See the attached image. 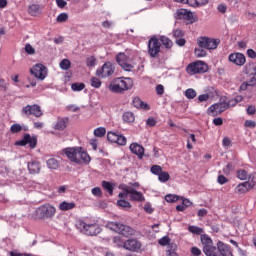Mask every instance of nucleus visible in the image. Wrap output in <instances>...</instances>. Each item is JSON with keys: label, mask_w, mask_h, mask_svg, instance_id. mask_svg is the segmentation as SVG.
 <instances>
[{"label": "nucleus", "mask_w": 256, "mask_h": 256, "mask_svg": "<svg viewBox=\"0 0 256 256\" xmlns=\"http://www.w3.org/2000/svg\"><path fill=\"white\" fill-rule=\"evenodd\" d=\"M201 243L203 245V253L206 256H233L227 244L219 241L217 246H214L213 240L207 234L201 235Z\"/></svg>", "instance_id": "1"}, {"label": "nucleus", "mask_w": 256, "mask_h": 256, "mask_svg": "<svg viewBox=\"0 0 256 256\" xmlns=\"http://www.w3.org/2000/svg\"><path fill=\"white\" fill-rule=\"evenodd\" d=\"M63 153L76 165H89L91 163V156L82 147H68L63 149Z\"/></svg>", "instance_id": "2"}, {"label": "nucleus", "mask_w": 256, "mask_h": 256, "mask_svg": "<svg viewBox=\"0 0 256 256\" xmlns=\"http://www.w3.org/2000/svg\"><path fill=\"white\" fill-rule=\"evenodd\" d=\"M119 189L122 190V192L118 194L120 199H127V197H130V201H137L138 203L145 201V196H143V193L137 191L135 188H133V186L121 184Z\"/></svg>", "instance_id": "3"}, {"label": "nucleus", "mask_w": 256, "mask_h": 256, "mask_svg": "<svg viewBox=\"0 0 256 256\" xmlns=\"http://www.w3.org/2000/svg\"><path fill=\"white\" fill-rule=\"evenodd\" d=\"M131 87H133V79L131 78H116L108 85L111 93H123V91H129Z\"/></svg>", "instance_id": "4"}, {"label": "nucleus", "mask_w": 256, "mask_h": 256, "mask_svg": "<svg viewBox=\"0 0 256 256\" xmlns=\"http://www.w3.org/2000/svg\"><path fill=\"white\" fill-rule=\"evenodd\" d=\"M76 229L83 233V235H90L91 237L99 235L101 233V227L97 223H87L83 220H78L76 222Z\"/></svg>", "instance_id": "5"}, {"label": "nucleus", "mask_w": 256, "mask_h": 256, "mask_svg": "<svg viewBox=\"0 0 256 256\" xmlns=\"http://www.w3.org/2000/svg\"><path fill=\"white\" fill-rule=\"evenodd\" d=\"M106 227L107 229H110V231H115V233L123 235V237H131L135 235V230L133 228L119 222H107Z\"/></svg>", "instance_id": "6"}, {"label": "nucleus", "mask_w": 256, "mask_h": 256, "mask_svg": "<svg viewBox=\"0 0 256 256\" xmlns=\"http://www.w3.org/2000/svg\"><path fill=\"white\" fill-rule=\"evenodd\" d=\"M115 73V64L112 62H105L102 67L97 68L96 70V77L99 79H109Z\"/></svg>", "instance_id": "7"}, {"label": "nucleus", "mask_w": 256, "mask_h": 256, "mask_svg": "<svg viewBox=\"0 0 256 256\" xmlns=\"http://www.w3.org/2000/svg\"><path fill=\"white\" fill-rule=\"evenodd\" d=\"M209 66L201 60L190 63L186 67V73L188 75H199V73H207Z\"/></svg>", "instance_id": "8"}, {"label": "nucleus", "mask_w": 256, "mask_h": 256, "mask_svg": "<svg viewBox=\"0 0 256 256\" xmlns=\"http://www.w3.org/2000/svg\"><path fill=\"white\" fill-rule=\"evenodd\" d=\"M229 107H235V104H231V102H219L213 104L207 109V115H210V117H217V115H221L223 111H227Z\"/></svg>", "instance_id": "9"}, {"label": "nucleus", "mask_w": 256, "mask_h": 256, "mask_svg": "<svg viewBox=\"0 0 256 256\" xmlns=\"http://www.w3.org/2000/svg\"><path fill=\"white\" fill-rule=\"evenodd\" d=\"M219 43H221V40L215 39V38H209V37H199L197 39V44L199 47L205 48L208 51H211L213 49H216L219 47Z\"/></svg>", "instance_id": "10"}, {"label": "nucleus", "mask_w": 256, "mask_h": 256, "mask_svg": "<svg viewBox=\"0 0 256 256\" xmlns=\"http://www.w3.org/2000/svg\"><path fill=\"white\" fill-rule=\"evenodd\" d=\"M131 56L127 55L126 53L120 52L116 56V62L123 71H133V64H131Z\"/></svg>", "instance_id": "11"}, {"label": "nucleus", "mask_w": 256, "mask_h": 256, "mask_svg": "<svg viewBox=\"0 0 256 256\" xmlns=\"http://www.w3.org/2000/svg\"><path fill=\"white\" fill-rule=\"evenodd\" d=\"M56 211L51 204H44L36 209V213L41 219H51V217L55 216Z\"/></svg>", "instance_id": "12"}, {"label": "nucleus", "mask_w": 256, "mask_h": 256, "mask_svg": "<svg viewBox=\"0 0 256 256\" xmlns=\"http://www.w3.org/2000/svg\"><path fill=\"white\" fill-rule=\"evenodd\" d=\"M159 53H161V42H159L157 37H152L148 41V55L155 58L159 57Z\"/></svg>", "instance_id": "13"}, {"label": "nucleus", "mask_w": 256, "mask_h": 256, "mask_svg": "<svg viewBox=\"0 0 256 256\" xmlns=\"http://www.w3.org/2000/svg\"><path fill=\"white\" fill-rule=\"evenodd\" d=\"M107 140L110 141V143H116V145H120L121 147L127 145V138L123 134L113 131L107 133Z\"/></svg>", "instance_id": "14"}, {"label": "nucleus", "mask_w": 256, "mask_h": 256, "mask_svg": "<svg viewBox=\"0 0 256 256\" xmlns=\"http://www.w3.org/2000/svg\"><path fill=\"white\" fill-rule=\"evenodd\" d=\"M22 115H25L26 117H29V115H34V117H42L43 112L41 111V106L34 104L23 107Z\"/></svg>", "instance_id": "15"}, {"label": "nucleus", "mask_w": 256, "mask_h": 256, "mask_svg": "<svg viewBox=\"0 0 256 256\" xmlns=\"http://www.w3.org/2000/svg\"><path fill=\"white\" fill-rule=\"evenodd\" d=\"M30 73L34 75L36 79L44 81V79L47 77V67H45L43 64H36L32 69H30Z\"/></svg>", "instance_id": "16"}, {"label": "nucleus", "mask_w": 256, "mask_h": 256, "mask_svg": "<svg viewBox=\"0 0 256 256\" xmlns=\"http://www.w3.org/2000/svg\"><path fill=\"white\" fill-rule=\"evenodd\" d=\"M228 60L230 63L237 65V67H243V65L247 63V58H245V55L239 52L229 54Z\"/></svg>", "instance_id": "17"}, {"label": "nucleus", "mask_w": 256, "mask_h": 256, "mask_svg": "<svg viewBox=\"0 0 256 256\" xmlns=\"http://www.w3.org/2000/svg\"><path fill=\"white\" fill-rule=\"evenodd\" d=\"M15 145H18L19 147L29 145L30 149H35V147H37V138L35 136L31 137L30 134H25L23 139L15 142Z\"/></svg>", "instance_id": "18"}, {"label": "nucleus", "mask_w": 256, "mask_h": 256, "mask_svg": "<svg viewBox=\"0 0 256 256\" xmlns=\"http://www.w3.org/2000/svg\"><path fill=\"white\" fill-rule=\"evenodd\" d=\"M129 149L131 153L138 157V159H143V157H145V148L139 143L130 144Z\"/></svg>", "instance_id": "19"}, {"label": "nucleus", "mask_w": 256, "mask_h": 256, "mask_svg": "<svg viewBox=\"0 0 256 256\" xmlns=\"http://www.w3.org/2000/svg\"><path fill=\"white\" fill-rule=\"evenodd\" d=\"M244 73L246 75H249V77H252L250 80V85H256V65L255 64H247L244 67Z\"/></svg>", "instance_id": "20"}, {"label": "nucleus", "mask_w": 256, "mask_h": 256, "mask_svg": "<svg viewBox=\"0 0 256 256\" xmlns=\"http://www.w3.org/2000/svg\"><path fill=\"white\" fill-rule=\"evenodd\" d=\"M124 249L127 251H139L141 249V243L135 239H130L124 242Z\"/></svg>", "instance_id": "21"}, {"label": "nucleus", "mask_w": 256, "mask_h": 256, "mask_svg": "<svg viewBox=\"0 0 256 256\" xmlns=\"http://www.w3.org/2000/svg\"><path fill=\"white\" fill-rule=\"evenodd\" d=\"M28 171L31 175H38V173H41V163L37 160L28 162Z\"/></svg>", "instance_id": "22"}, {"label": "nucleus", "mask_w": 256, "mask_h": 256, "mask_svg": "<svg viewBox=\"0 0 256 256\" xmlns=\"http://www.w3.org/2000/svg\"><path fill=\"white\" fill-rule=\"evenodd\" d=\"M69 120L67 118H58L53 126L56 131H65L67 129V123Z\"/></svg>", "instance_id": "23"}, {"label": "nucleus", "mask_w": 256, "mask_h": 256, "mask_svg": "<svg viewBox=\"0 0 256 256\" xmlns=\"http://www.w3.org/2000/svg\"><path fill=\"white\" fill-rule=\"evenodd\" d=\"M178 19H187L191 21L193 19V12L188 11L187 9H181L177 12Z\"/></svg>", "instance_id": "24"}, {"label": "nucleus", "mask_w": 256, "mask_h": 256, "mask_svg": "<svg viewBox=\"0 0 256 256\" xmlns=\"http://www.w3.org/2000/svg\"><path fill=\"white\" fill-rule=\"evenodd\" d=\"M251 186L249 185V182L240 183L236 186V193H239V195H243V193H247V191H250Z\"/></svg>", "instance_id": "25"}, {"label": "nucleus", "mask_w": 256, "mask_h": 256, "mask_svg": "<svg viewBox=\"0 0 256 256\" xmlns=\"http://www.w3.org/2000/svg\"><path fill=\"white\" fill-rule=\"evenodd\" d=\"M29 15L37 17L41 13V6L39 4H32L28 8Z\"/></svg>", "instance_id": "26"}, {"label": "nucleus", "mask_w": 256, "mask_h": 256, "mask_svg": "<svg viewBox=\"0 0 256 256\" xmlns=\"http://www.w3.org/2000/svg\"><path fill=\"white\" fill-rule=\"evenodd\" d=\"M71 209H75V202H61L59 205L60 211H71Z\"/></svg>", "instance_id": "27"}, {"label": "nucleus", "mask_w": 256, "mask_h": 256, "mask_svg": "<svg viewBox=\"0 0 256 256\" xmlns=\"http://www.w3.org/2000/svg\"><path fill=\"white\" fill-rule=\"evenodd\" d=\"M124 123H134L135 122V114L133 112H125L122 116Z\"/></svg>", "instance_id": "28"}, {"label": "nucleus", "mask_w": 256, "mask_h": 256, "mask_svg": "<svg viewBox=\"0 0 256 256\" xmlns=\"http://www.w3.org/2000/svg\"><path fill=\"white\" fill-rule=\"evenodd\" d=\"M46 165L48 167V169H59V161H57V159L55 158H50L46 161Z\"/></svg>", "instance_id": "29"}, {"label": "nucleus", "mask_w": 256, "mask_h": 256, "mask_svg": "<svg viewBox=\"0 0 256 256\" xmlns=\"http://www.w3.org/2000/svg\"><path fill=\"white\" fill-rule=\"evenodd\" d=\"M158 41H160L166 49H171V47H173V41H171V39H169L168 37L160 36V39H158Z\"/></svg>", "instance_id": "30"}, {"label": "nucleus", "mask_w": 256, "mask_h": 256, "mask_svg": "<svg viewBox=\"0 0 256 256\" xmlns=\"http://www.w3.org/2000/svg\"><path fill=\"white\" fill-rule=\"evenodd\" d=\"M102 187L109 193V195H113V189H115V185L108 181H102Z\"/></svg>", "instance_id": "31"}, {"label": "nucleus", "mask_w": 256, "mask_h": 256, "mask_svg": "<svg viewBox=\"0 0 256 256\" xmlns=\"http://www.w3.org/2000/svg\"><path fill=\"white\" fill-rule=\"evenodd\" d=\"M117 206L121 207L122 209H131V202L125 200V198H120L117 201Z\"/></svg>", "instance_id": "32"}, {"label": "nucleus", "mask_w": 256, "mask_h": 256, "mask_svg": "<svg viewBox=\"0 0 256 256\" xmlns=\"http://www.w3.org/2000/svg\"><path fill=\"white\" fill-rule=\"evenodd\" d=\"M188 231L190 233H193V235H203L204 233L203 228H200L199 226H195V225L189 226Z\"/></svg>", "instance_id": "33"}, {"label": "nucleus", "mask_w": 256, "mask_h": 256, "mask_svg": "<svg viewBox=\"0 0 256 256\" xmlns=\"http://www.w3.org/2000/svg\"><path fill=\"white\" fill-rule=\"evenodd\" d=\"M59 67L62 71H69L71 69V61L69 59H63L59 63Z\"/></svg>", "instance_id": "34"}, {"label": "nucleus", "mask_w": 256, "mask_h": 256, "mask_svg": "<svg viewBox=\"0 0 256 256\" xmlns=\"http://www.w3.org/2000/svg\"><path fill=\"white\" fill-rule=\"evenodd\" d=\"M184 95L186 99H195L197 97V91L193 88H188L185 90Z\"/></svg>", "instance_id": "35"}, {"label": "nucleus", "mask_w": 256, "mask_h": 256, "mask_svg": "<svg viewBox=\"0 0 256 256\" xmlns=\"http://www.w3.org/2000/svg\"><path fill=\"white\" fill-rule=\"evenodd\" d=\"M175 249H177V245H175V244L168 245L167 246V256H179V254H177Z\"/></svg>", "instance_id": "36"}, {"label": "nucleus", "mask_w": 256, "mask_h": 256, "mask_svg": "<svg viewBox=\"0 0 256 256\" xmlns=\"http://www.w3.org/2000/svg\"><path fill=\"white\" fill-rule=\"evenodd\" d=\"M91 87H94V89H99L102 85L101 79L98 77H92L90 80Z\"/></svg>", "instance_id": "37"}, {"label": "nucleus", "mask_w": 256, "mask_h": 256, "mask_svg": "<svg viewBox=\"0 0 256 256\" xmlns=\"http://www.w3.org/2000/svg\"><path fill=\"white\" fill-rule=\"evenodd\" d=\"M180 196L175 195V194H168L165 196V201H167V203H175L176 201H179Z\"/></svg>", "instance_id": "38"}, {"label": "nucleus", "mask_w": 256, "mask_h": 256, "mask_svg": "<svg viewBox=\"0 0 256 256\" xmlns=\"http://www.w3.org/2000/svg\"><path fill=\"white\" fill-rule=\"evenodd\" d=\"M170 177L171 176L167 172L162 171L160 173V175L158 176V179H159L160 183H167V181H169Z\"/></svg>", "instance_id": "39"}, {"label": "nucleus", "mask_w": 256, "mask_h": 256, "mask_svg": "<svg viewBox=\"0 0 256 256\" xmlns=\"http://www.w3.org/2000/svg\"><path fill=\"white\" fill-rule=\"evenodd\" d=\"M105 133H107V130L104 127L94 129L95 137H105Z\"/></svg>", "instance_id": "40"}, {"label": "nucleus", "mask_w": 256, "mask_h": 256, "mask_svg": "<svg viewBox=\"0 0 256 256\" xmlns=\"http://www.w3.org/2000/svg\"><path fill=\"white\" fill-rule=\"evenodd\" d=\"M71 89L72 91H83V89H85V84L84 83H73L71 85Z\"/></svg>", "instance_id": "41"}, {"label": "nucleus", "mask_w": 256, "mask_h": 256, "mask_svg": "<svg viewBox=\"0 0 256 256\" xmlns=\"http://www.w3.org/2000/svg\"><path fill=\"white\" fill-rule=\"evenodd\" d=\"M194 53L196 55V57H207V51H205V48H196L194 50Z\"/></svg>", "instance_id": "42"}, {"label": "nucleus", "mask_w": 256, "mask_h": 256, "mask_svg": "<svg viewBox=\"0 0 256 256\" xmlns=\"http://www.w3.org/2000/svg\"><path fill=\"white\" fill-rule=\"evenodd\" d=\"M150 171L153 175L159 176L163 172V168H161L159 165H153Z\"/></svg>", "instance_id": "43"}, {"label": "nucleus", "mask_w": 256, "mask_h": 256, "mask_svg": "<svg viewBox=\"0 0 256 256\" xmlns=\"http://www.w3.org/2000/svg\"><path fill=\"white\" fill-rule=\"evenodd\" d=\"M237 177L241 181H245L247 179V177H249V174L245 170H238L237 171Z\"/></svg>", "instance_id": "44"}, {"label": "nucleus", "mask_w": 256, "mask_h": 256, "mask_svg": "<svg viewBox=\"0 0 256 256\" xmlns=\"http://www.w3.org/2000/svg\"><path fill=\"white\" fill-rule=\"evenodd\" d=\"M86 65L87 67H95V65H97V59L95 56L88 57L86 60Z\"/></svg>", "instance_id": "45"}, {"label": "nucleus", "mask_w": 256, "mask_h": 256, "mask_svg": "<svg viewBox=\"0 0 256 256\" xmlns=\"http://www.w3.org/2000/svg\"><path fill=\"white\" fill-rule=\"evenodd\" d=\"M10 131L11 133H21V131H23V127L21 126V124H13L10 127Z\"/></svg>", "instance_id": "46"}, {"label": "nucleus", "mask_w": 256, "mask_h": 256, "mask_svg": "<svg viewBox=\"0 0 256 256\" xmlns=\"http://www.w3.org/2000/svg\"><path fill=\"white\" fill-rule=\"evenodd\" d=\"M69 19V15L67 13H61L57 16L56 21L57 23H65Z\"/></svg>", "instance_id": "47"}, {"label": "nucleus", "mask_w": 256, "mask_h": 256, "mask_svg": "<svg viewBox=\"0 0 256 256\" xmlns=\"http://www.w3.org/2000/svg\"><path fill=\"white\" fill-rule=\"evenodd\" d=\"M159 245H161L162 247H165V246H169L171 244V239L168 238V236H164L162 237L159 241H158Z\"/></svg>", "instance_id": "48"}, {"label": "nucleus", "mask_w": 256, "mask_h": 256, "mask_svg": "<svg viewBox=\"0 0 256 256\" xmlns=\"http://www.w3.org/2000/svg\"><path fill=\"white\" fill-rule=\"evenodd\" d=\"M246 183H249L250 188L253 189V187H255L256 185V173L251 174L249 177V181H247Z\"/></svg>", "instance_id": "49"}, {"label": "nucleus", "mask_w": 256, "mask_h": 256, "mask_svg": "<svg viewBox=\"0 0 256 256\" xmlns=\"http://www.w3.org/2000/svg\"><path fill=\"white\" fill-rule=\"evenodd\" d=\"M146 125H147V127H155L157 125V119H155L153 117H149L146 120Z\"/></svg>", "instance_id": "50"}, {"label": "nucleus", "mask_w": 256, "mask_h": 256, "mask_svg": "<svg viewBox=\"0 0 256 256\" xmlns=\"http://www.w3.org/2000/svg\"><path fill=\"white\" fill-rule=\"evenodd\" d=\"M25 51L28 53V55H35V48L31 46V44H26L25 45Z\"/></svg>", "instance_id": "51"}, {"label": "nucleus", "mask_w": 256, "mask_h": 256, "mask_svg": "<svg viewBox=\"0 0 256 256\" xmlns=\"http://www.w3.org/2000/svg\"><path fill=\"white\" fill-rule=\"evenodd\" d=\"M113 241L116 245H118V247H124L125 242L122 241L120 236H116L113 238Z\"/></svg>", "instance_id": "52"}, {"label": "nucleus", "mask_w": 256, "mask_h": 256, "mask_svg": "<svg viewBox=\"0 0 256 256\" xmlns=\"http://www.w3.org/2000/svg\"><path fill=\"white\" fill-rule=\"evenodd\" d=\"M244 125H245V127H248L249 129H255L256 122L253 120H246Z\"/></svg>", "instance_id": "53"}, {"label": "nucleus", "mask_w": 256, "mask_h": 256, "mask_svg": "<svg viewBox=\"0 0 256 256\" xmlns=\"http://www.w3.org/2000/svg\"><path fill=\"white\" fill-rule=\"evenodd\" d=\"M205 101H209V94H202L198 96V103H205Z\"/></svg>", "instance_id": "54"}, {"label": "nucleus", "mask_w": 256, "mask_h": 256, "mask_svg": "<svg viewBox=\"0 0 256 256\" xmlns=\"http://www.w3.org/2000/svg\"><path fill=\"white\" fill-rule=\"evenodd\" d=\"M156 93L157 95H163L165 93V87L162 84H158L156 86Z\"/></svg>", "instance_id": "55"}, {"label": "nucleus", "mask_w": 256, "mask_h": 256, "mask_svg": "<svg viewBox=\"0 0 256 256\" xmlns=\"http://www.w3.org/2000/svg\"><path fill=\"white\" fill-rule=\"evenodd\" d=\"M173 37H175V39H181V37H183V31L177 29L173 31Z\"/></svg>", "instance_id": "56"}, {"label": "nucleus", "mask_w": 256, "mask_h": 256, "mask_svg": "<svg viewBox=\"0 0 256 256\" xmlns=\"http://www.w3.org/2000/svg\"><path fill=\"white\" fill-rule=\"evenodd\" d=\"M223 147H231V139L229 137H224L222 140Z\"/></svg>", "instance_id": "57"}, {"label": "nucleus", "mask_w": 256, "mask_h": 256, "mask_svg": "<svg viewBox=\"0 0 256 256\" xmlns=\"http://www.w3.org/2000/svg\"><path fill=\"white\" fill-rule=\"evenodd\" d=\"M67 110L72 111V113H77V111H79V107L77 105L70 104L67 106Z\"/></svg>", "instance_id": "58"}, {"label": "nucleus", "mask_w": 256, "mask_h": 256, "mask_svg": "<svg viewBox=\"0 0 256 256\" xmlns=\"http://www.w3.org/2000/svg\"><path fill=\"white\" fill-rule=\"evenodd\" d=\"M191 254L193 256H199V255H201V249L194 246V247L191 248Z\"/></svg>", "instance_id": "59"}, {"label": "nucleus", "mask_w": 256, "mask_h": 256, "mask_svg": "<svg viewBox=\"0 0 256 256\" xmlns=\"http://www.w3.org/2000/svg\"><path fill=\"white\" fill-rule=\"evenodd\" d=\"M92 195H94L95 197H101V188L94 187L92 189Z\"/></svg>", "instance_id": "60"}, {"label": "nucleus", "mask_w": 256, "mask_h": 256, "mask_svg": "<svg viewBox=\"0 0 256 256\" xmlns=\"http://www.w3.org/2000/svg\"><path fill=\"white\" fill-rule=\"evenodd\" d=\"M247 55H248V57H250V59H256V52L253 49H248Z\"/></svg>", "instance_id": "61"}, {"label": "nucleus", "mask_w": 256, "mask_h": 256, "mask_svg": "<svg viewBox=\"0 0 256 256\" xmlns=\"http://www.w3.org/2000/svg\"><path fill=\"white\" fill-rule=\"evenodd\" d=\"M91 147L93 148L94 151H97V139L96 138H92L89 141Z\"/></svg>", "instance_id": "62"}, {"label": "nucleus", "mask_w": 256, "mask_h": 256, "mask_svg": "<svg viewBox=\"0 0 256 256\" xmlns=\"http://www.w3.org/2000/svg\"><path fill=\"white\" fill-rule=\"evenodd\" d=\"M207 213H208L207 209L202 208V209L198 210L197 215H198V217L202 218V217H205L207 215Z\"/></svg>", "instance_id": "63"}, {"label": "nucleus", "mask_w": 256, "mask_h": 256, "mask_svg": "<svg viewBox=\"0 0 256 256\" xmlns=\"http://www.w3.org/2000/svg\"><path fill=\"white\" fill-rule=\"evenodd\" d=\"M218 183L220 184V185H225V183H227V178L225 177V176H223V175H220V176H218Z\"/></svg>", "instance_id": "64"}]
</instances>
